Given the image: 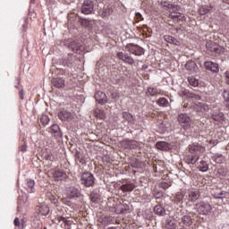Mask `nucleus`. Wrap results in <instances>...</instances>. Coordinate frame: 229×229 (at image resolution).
<instances>
[{"mask_svg":"<svg viewBox=\"0 0 229 229\" xmlns=\"http://www.w3.org/2000/svg\"><path fill=\"white\" fill-rule=\"evenodd\" d=\"M156 148L161 151H168V149H171V144L165 141H158L156 144Z\"/></svg>","mask_w":229,"mask_h":229,"instance_id":"18","label":"nucleus"},{"mask_svg":"<svg viewBox=\"0 0 229 229\" xmlns=\"http://www.w3.org/2000/svg\"><path fill=\"white\" fill-rule=\"evenodd\" d=\"M72 51H75L76 53H78V51L80 50V47H78L75 44H72Z\"/></svg>","mask_w":229,"mask_h":229,"instance_id":"50","label":"nucleus"},{"mask_svg":"<svg viewBox=\"0 0 229 229\" xmlns=\"http://www.w3.org/2000/svg\"><path fill=\"white\" fill-rule=\"evenodd\" d=\"M197 210L199 214H202L203 216H208L210 212H212V206L206 202H200L197 205Z\"/></svg>","mask_w":229,"mask_h":229,"instance_id":"7","label":"nucleus"},{"mask_svg":"<svg viewBox=\"0 0 229 229\" xmlns=\"http://www.w3.org/2000/svg\"><path fill=\"white\" fill-rule=\"evenodd\" d=\"M21 151H26V148L21 147Z\"/></svg>","mask_w":229,"mask_h":229,"instance_id":"62","label":"nucleus"},{"mask_svg":"<svg viewBox=\"0 0 229 229\" xmlns=\"http://www.w3.org/2000/svg\"><path fill=\"white\" fill-rule=\"evenodd\" d=\"M199 160V156L187 155L184 157V162L186 164H196Z\"/></svg>","mask_w":229,"mask_h":229,"instance_id":"20","label":"nucleus"},{"mask_svg":"<svg viewBox=\"0 0 229 229\" xmlns=\"http://www.w3.org/2000/svg\"><path fill=\"white\" fill-rule=\"evenodd\" d=\"M157 126L163 133H164V131H165V130H167V123L165 122H164L163 120L157 121Z\"/></svg>","mask_w":229,"mask_h":229,"instance_id":"33","label":"nucleus"},{"mask_svg":"<svg viewBox=\"0 0 229 229\" xmlns=\"http://www.w3.org/2000/svg\"><path fill=\"white\" fill-rule=\"evenodd\" d=\"M40 123H42V124L44 126H46V124L49 123V117L47 115H46V114L41 115Z\"/></svg>","mask_w":229,"mask_h":229,"instance_id":"40","label":"nucleus"},{"mask_svg":"<svg viewBox=\"0 0 229 229\" xmlns=\"http://www.w3.org/2000/svg\"><path fill=\"white\" fill-rule=\"evenodd\" d=\"M199 169L202 173H207V171H208V164H207V162L205 161H200L199 165Z\"/></svg>","mask_w":229,"mask_h":229,"instance_id":"32","label":"nucleus"},{"mask_svg":"<svg viewBox=\"0 0 229 229\" xmlns=\"http://www.w3.org/2000/svg\"><path fill=\"white\" fill-rule=\"evenodd\" d=\"M206 47L208 49V51H211V53H216V55H221V53H224L225 51L223 47L211 41L206 44Z\"/></svg>","mask_w":229,"mask_h":229,"instance_id":"8","label":"nucleus"},{"mask_svg":"<svg viewBox=\"0 0 229 229\" xmlns=\"http://www.w3.org/2000/svg\"><path fill=\"white\" fill-rule=\"evenodd\" d=\"M120 60H123L124 62L128 56V54H124L123 52H119L116 55Z\"/></svg>","mask_w":229,"mask_h":229,"instance_id":"42","label":"nucleus"},{"mask_svg":"<svg viewBox=\"0 0 229 229\" xmlns=\"http://www.w3.org/2000/svg\"><path fill=\"white\" fill-rule=\"evenodd\" d=\"M114 13V9L110 6L105 7L100 13V17L105 19V17H110V15Z\"/></svg>","mask_w":229,"mask_h":229,"instance_id":"24","label":"nucleus"},{"mask_svg":"<svg viewBox=\"0 0 229 229\" xmlns=\"http://www.w3.org/2000/svg\"><path fill=\"white\" fill-rule=\"evenodd\" d=\"M205 69L207 71H211V72H219V64L213 62H206L204 64Z\"/></svg>","mask_w":229,"mask_h":229,"instance_id":"13","label":"nucleus"},{"mask_svg":"<svg viewBox=\"0 0 229 229\" xmlns=\"http://www.w3.org/2000/svg\"><path fill=\"white\" fill-rule=\"evenodd\" d=\"M124 62L125 64H129V65H133V64H135V60H133V58H131L130 55H127V58H125Z\"/></svg>","mask_w":229,"mask_h":229,"instance_id":"44","label":"nucleus"},{"mask_svg":"<svg viewBox=\"0 0 229 229\" xmlns=\"http://www.w3.org/2000/svg\"><path fill=\"white\" fill-rule=\"evenodd\" d=\"M225 83H227V85H229V73L225 72Z\"/></svg>","mask_w":229,"mask_h":229,"instance_id":"55","label":"nucleus"},{"mask_svg":"<svg viewBox=\"0 0 229 229\" xmlns=\"http://www.w3.org/2000/svg\"><path fill=\"white\" fill-rule=\"evenodd\" d=\"M185 69L190 71V72H198L199 68H198V65L196 63H194V61H190L186 63Z\"/></svg>","mask_w":229,"mask_h":229,"instance_id":"17","label":"nucleus"},{"mask_svg":"<svg viewBox=\"0 0 229 229\" xmlns=\"http://www.w3.org/2000/svg\"><path fill=\"white\" fill-rule=\"evenodd\" d=\"M91 201H93L94 203H96V199H94V197L91 198Z\"/></svg>","mask_w":229,"mask_h":229,"instance_id":"61","label":"nucleus"},{"mask_svg":"<svg viewBox=\"0 0 229 229\" xmlns=\"http://www.w3.org/2000/svg\"><path fill=\"white\" fill-rule=\"evenodd\" d=\"M80 23H81V26L87 27V26H89V24H90V21H89L87 19H81Z\"/></svg>","mask_w":229,"mask_h":229,"instance_id":"45","label":"nucleus"},{"mask_svg":"<svg viewBox=\"0 0 229 229\" xmlns=\"http://www.w3.org/2000/svg\"><path fill=\"white\" fill-rule=\"evenodd\" d=\"M181 223L184 225V226H191L192 225V218H191V216H183L181 218Z\"/></svg>","mask_w":229,"mask_h":229,"instance_id":"27","label":"nucleus"},{"mask_svg":"<svg viewBox=\"0 0 229 229\" xmlns=\"http://www.w3.org/2000/svg\"><path fill=\"white\" fill-rule=\"evenodd\" d=\"M211 117L214 121L220 122L223 121L225 114L223 113H214Z\"/></svg>","mask_w":229,"mask_h":229,"instance_id":"31","label":"nucleus"},{"mask_svg":"<svg viewBox=\"0 0 229 229\" xmlns=\"http://www.w3.org/2000/svg\"><path fill=\"white\" fill-rule=\"evenodd\" d=\"M165 229H176L177 228V226H176V220H174V219H168L167 221H166V224H165Z\"/></svg>","mask_w":229,"mask_h":229,"instance_id":"28","label":"nucleus"},{"mask_svg":"<svg viewBox=\"0 0 229 229\" xmlns=\"http://www.w3.org/2000/svg\"><path fill=\"white\" fill-rule=\"evenodd\" d=\"M200 196L201 192H199V190H191L186 192V199L191 203L198 201Z\"/></svg>","mask_w":229,"mask_h":229,"instance_id":"9","label":"nucleus"},{"mask_svg":"<svg viewBox=\"0 0 229 229\" xmlns=\"http://www.w3.org/2000/svg\"><path fill=\"white\" fill-rule=\"evenodd\" d=\"M171 44H174V46H180V41L174 38V39H172Z\"/></svg>","mask_w":229,"mask_h":229,"instance_id":"52","label":"nucleus"},{"mask_svg":"<svg viewBox=\"0 0 229 229\" xmlns=\"http://www.w3.org/2000/svg\"><path fill=\"white\" fill-rule=\"evenodd\" d=\"M212 5H202L199 8V15H207L210 10H212Z\"/></svg>","mask_w":229,"mask_h":229,"instance_id":"25","label":"nucleus"},{"mask_svg":"<svg viewBox=\"0 0 229 229\" xmlns=\"http://www.w3.org/2000/svg\"><path fill=\"white\" fill-rule=\"evenodd\" d=\"M177 121L182 126L183 130H190L191 126L192 124V120L191 119V116L187 114H180L178 115Z\"/></svg>","mask_w":229,"mask_h":229,"instance_id":"2","label":"nucleus"},{"mask_svg":"<svg viewBox=\"0 0 229 229\" xmlns=\"http://www.w3.org/2000/svg\"><path fill=\"white\" fill-rule=\"evenodd\" d=\"M162 6H166V8L169 10L168 19H172L174 22H183L185 21V15L182 13H179L180 6L168 4L166 2H164L162 4Z\"/></svg>","mask_w":229,"mask_h":229,"instance_id":"1","label":"nucleus"},{"mask_svg":"<svg viewBox=\"0 0 229 229\" xmlns=\"http://www.w3.org/2000/svg\"><path fill=\"white\" fill-rule=\"evenodd\" d=\"M146 218L148 220L153 219V212L149 211V210H146Z\"/></svg>","mask_w":229,"mask_h":229,"instance_id":"49","label":"nucleus"},{"mask_svg":"<svg viewBox=\"0 0 229 229\" xmlns=\"http://www.w3.org/2000/svg\"><path fill=\"white\" fill-rule=\"evenodd\" d=\"M212 196L216 199H225V198H227V196H229V193L228 191L217 190L216 191L212 193Z\"/></svg>","mask_w":229,"mask_h":229,"instance_id":"16","label":"nucleus"},{"mask_svg":"<svg viewBox=\"0 0 229 229\" xmlns=\"http://www.w3.org/2000/svg\"><path fill=\"white\" fill-rule=\"evenodd\" d=\"M58 118L61 121H67L68 123H71L74 119V115H72V113L69 111L63 110L58 113Z\"/></svg>","mask_w":229,"mask_h":229,"instance_id":"10","label":"nucleus"},{"mask_svg":"<svg viewBox=\"0 0 229 229\" xmlns=\"http://www.w3.org/2000/svg\"><path fill=\"white\" fill-rule=\"evenodd\" d=\"M153 210L157 216H165V208L160 205L154 207Z\"/></svg>","mask_w":229,"mask_h":229,"instance_id":"26","label":"nucleus"},{"mask_svg":"<svg viewBox=\"0 0 229 229\" xmlns=\"http://www.w3.org/2000/svg\"><path fill=\"white\" fill-rule=\"evenodd\" d=\"M174 38H173L172 36H169V35L164 36V40H165V42H168V44H171L173 42Z\"/></svg>","mask_w":229,"mask_h":229,"instance_id":"47","label":"nucleus"},{"mask_svg":"<svg viewBox=\"0 0 229 229\" xmlns=\"http://www.w3.org/2000/svg\"><path fill=\"white\" fill-rule=\"evenodd\" d=\"M92 12H94V1L84 0L81 7V13H84V15H90Z\"/></svg>","mask_w":229,"mask_h":229,"instance_id":"5","label":"nucleus"},{"mask_svg":"<svg viewBox=\"0 0 229 229\" xmlns=\"http://www.w3.org/2000/svg\"><path fill=\"white\" fill-rule=\"evenodd\" d=\"M112 97L113 98H119V93L114 92V93L112 94Z\"/></svg>","mask_w":229,"mask_h":229,"instance_id":"58","label":"nucleus"},{"mask_svg":"<svg viewBox=\"0 0 229 229\" xmlns=\"http://www.w3.org/2000/svg\"><path fill=\"white\" fill-rule=\"evenodd\" d=\"M144 69H148V66H145Z\"/></svg>","mask_w":229,"mask_h":229,"instance_id":"64","label":"nucleus"},{"mask_svg":"<svg viewBox=\"0 0 229 229\" xmlns=\"http://www.w3.org/2000/svg\"><path fill=\"white\" fill-rule=\"evenodd\" d=\"M221 229H229L228 225L223 226Z\"/></svg>","mask_w":229,"mask_h":229,"instance_id":"60","label":"nucleus"},{"mask_svg":"<svg viewBox=\"0 0 229 229\" xmlns=\"http://www.w3.org/2000/svg\"><path fill=\"white\" fill-rule=\"evenodd\" d=\"M157 104L159 105V106H168L169 101L166 100V98H162L158 99Z\"/></svg>","mask_w":229,"mask_h":229,"instance_id":"39","label":"nucleus"},{"mask_svg":"<svg viewBox=\"0 0 229 229\" xmlns=\"http://www.w3.org/2000/svg\"><path fill=\"white\" fill-rule=\"evenodd\" d=\"M51 131L53 133H60V126H58V124H53L51 126Z\"/></svg>","mask_w":229,"mask_h":229,"instance_id":"43","label":"nucleus"},{"mask_svg":"<svg viewBox=\"0 0 229 229\" xmlns=\"http://www.w3.org/2000/svg\"><path fill=\"white\" fill-rule=\"evenodd\" d=\"M125 49L128 51V53H131V55H135L136 56H141V55H144V49L139 47V45L129 43L125 46Z\"/></svg>","mask_w":229,"mask_h":229,"instance_id":"3","label":"nucleus"},{"mask_svg":"<svg viewBox=\"0 0 229 229\" xmlns=\"http://www.w3.org/2000/svg\"><path fill=\"white\" fill-rule=\"evenodd\" d=\"M52 84L55 89H64L65 87V80L63 78H54L52 79Z\"/></svg>","mask_w":229,"mask_h":229,"instance_id":"15","label":"nucleus"},{"mask_svg":"<svg viewBox=\"0 0 229 229\" xmlns=\"http://www.w3.org/2000/svg\"><path fill=\"white\" fill-rule=\"evenodd\" d=\"M45 159L46 160H53V155L52 154L46 155Z\"/></svg>","mask_w":229,"mask_h":229,"instance_id":"54","label":"nucleus"},{"mask_svg":"<svg viewBox=\"0 0 229 229\" xmlns=\"http://www.w3.org/2000/svg\"><path fill=\"white\" fill-rule=\"evenodd\" d=\"M120 190L122 191V192H131L132 191L135 190V184L133 183L123 184L120 187Z\"/></svg>","mask_w":229,"mask_h":229,"instance_id":"22","label":"nucleus"},{"mask_svg":"<svg viewBox=\"0 0 229 229\" xmlns=\"http://www.w3.org/2000/svg\"><path fill=\"white\" fill-rule=\"evenodd\" d=\"M95 117H97V119H106V114H105V111L99 109V108H97L95 109Z\"/></svg>","mask_w":229,"mask_h":229,"instance_id":"29","label":"nucleus"},{"mask_svg":"<svg viewBox=\"0 0 229 229\" xmlns=\"http://www.w3.org/2000/svg\"><path fill=\"white\" fill-rule=\"evenodd\" d=\"M136 17H138L137 19H140V21H142V15L140 13H137Z\"/></svg>","mask_w":229,"mask_h":229,"instance_id":"57","label":"nucleus"},{"mask_svg":"<svg viewBox=\"0 0 229 229\" xmlns=\"http://www.w3.org/2000/svg\"><path fill=\"white\" fill-rule=\"evenodd\" d=\"M66 197L74 199L80 197V191L74 187H70L66 190Z\"/></svg>","mask_w":229,"mask_h":229,"instance_id":"12","label":"nucleus"},{"mask_svg":"<svg viewBox=\"0 0 229 229\" xmlns=\"http://www.w3.org/2000/svg\"><path fill=\"white\" fill-rule=\"evenodd\" d=\"M146 94L147 96H157L158 89H157V88H148Z\"/></svg>","mask_w":229,"mask_h":229,"instance_id":"36","label":"nucleus"},{"mask_svg":"<svg viewBox=\"0 0 229 229\" xmlns=\"http://www.w3.org/2000/svg\"><path fill=\"white\" fill-rule=\"evenodd\" d=\"M212 159L216 164H223L225 162V157H223L221 154H216Z\"/></svg>","mask_w":229,"mask_h":229,"instance_id":"30","label":"nucleus"},{"mask_svg":"<svg viewBox=\"0 0 229 229\" xmlns=\"http://www.w3.org/2000/svg\"><path fill=\"white\" fill-rule=\"evenodd\" d=\"M14 226H21V221L19 217L14 218Z\"/></svg>","mask_w":229,"mask_h":229,"instance_id":"51","label":"nucleus"},{"mask_svg":"<svg viewBox=\"0 0 229 229\" xmlns=\"http://www.w3.org/2000/svg\"><path fill=\"white\" fill-rule=\"evenodd\" d=\"M193 107L197 112H208V105L201 102H194Z\"/></svg>","mask_w":229,"mask_h":229,"instance_id":"14","label":"nucleus"},{"mask_svg":"<svg viewBox=\"0 0 229 229\" xmlns=\"http://www.w3.org/2000/svg\"><path fill=\"white\" fill-rule=\"evenodd\" d=\"M187 193L183 194L182 192H177L175 195L174 203L178 205V203H183V201H187Z\"/></svg>","mask_w":229,"mask_h":229,"instance_id":"23","label":"nucleus"},{"mask_svg":"<svg viewBox=\"0 0 229 229\" xmlns=\"http://www.w3.org/2000/svg\"><path fill=\"white\" fill-rule=\"evenodd\" d=\"M190 98L192 99V101H199V99H201V97H199V95L197 94H191Z\"/></svg>","mask_w":229,"mask_h":229,"instance_id":"46","label":"nucleus"},{"mask_svg":"<svg viewBox=\"0 0 229 229\" xmlns=\"http://www.w3.org/2000/svg\"><path fill=\"white\" fill-rule=\"evenodd\" d=\"M39 213L42 216H47V214H49V207L43 205L39 207Z\"/></svg>","mask_w":229,"mask_h":229,"instance_id":"34","label":"nucleus"},{"mask_svg":"<svg viewBox=\"0 0 229 229\" xmlns=\"http://www.w3.org/2000/svg\"><path fill=\"white\" fill-rule=\"evenodd\" d=\"M55 221L56 223H64V228L71 229V221L67 220V218H65L64 216H56L55 218Z\"/></svg>","mask_w":229,"mask_h":229,"instance_id":"21","label":"nucleus"},{"mask_svg":"<svg viewBox=\"0 0 229 229\" xmlns=\"http://www.w3.org/2000/svg\"><path fill=\"white\" fill-rule=\"evenodd\" d=\"M20 98H21V99H24V92H23V90L20 91Z\"/></svg>","mask_w":229,"mask_h":229,"instance_id":"56","label":"nucleus"},{"mask_svg":"<svg viewBox=\"0 0 229 229\" xmlns=\"http://www.w3.org/2000/svg\"><path fill=\"white\" fill-rule=\"evenodd\" d=\"M189 84L191 85V87H198L199 85V81H198L194 77H188Z\"/></svg>","mask_w":229,"mask_h":229,"instance_id":"35","label":"nucleus"},{"mask_svg":"<svg viewBox=\"0 0 229 229\" xmlns=\"http://www.w3.org/2000/svg\"><path fill=\"white\" fill-rule=\"evenodd\" d=\"M94 175L89 172L83 173L81 178V182L85 187H92L94 185Z\"/></svg>","mask_w":229,"mask_h":229,"instance_id":"4","label":"nucleus"},{"mask_svg":"<svg viewBox=\"0 0 229 229\" xmlns=\"http://www.w3.org/2000/svg\"><path fill=\"white\" fill-rule=\"evenodd\" d=\"M123 119H125V121H128V123H131V121L133 119V115H131V114H130L128 112H123Z\"/></svg>","mask_w":229,"mask_h":229,"instance_id":"38","label":"nucleus"},{"mask_svg":"<svg viewBox=\"0 0 229 229\" xmlns=\"http://www.w3.org/2000/svg\"><path fill=\"white\" fill-rule=\"evenodd\" d=\"M27 186L29 187V189H33V187H35V181H33V180L28 181Z\"/></svg>","mask_w":229,"mask_h":229,"instance_id":"48","label":"nucleus"},{"mask_svg":"<svg viewBox=\"0 0 229 229\" xmlns=\"http://www.w3.org/2000/svg\"><path fill=\"white\" fill-rule=\"evenodd\" d=\"M156 198H157V199H160V198H164V193H162V192H157V193L156 194Z\"/></svg>","mask_w":229,"mask_h":229,"instance_id":"53","label":"nucleus"},{"mask_svg":"<svg viewBox=\"0 0 229 229\" xmlns=\"http://www.w3.org/2000/svg\"><path fill=\"white\" fill-rule=\"evenodd\" d=\"M223 3H225L226 4H229V0H222Z\"/></svg>","mask_w":229,"mask_h":229,"instance_id":"59","label":"nucleus"},{"mask_svg":"<svg viewBox=\"0 0 229 229\" xmlns=\"http://www.w3.org/2000/svg\"><path fill=\"white\" fill-rule=\"evenodd\" d=\"M67 178V174L62 171H55L54 173V180L55 182H62Z\"/></svg>","mask_w":229,"mask_h":229,"instance_id":"19","label":"nucleus"},{"mask_svg":"<svg viewBox=\"0 0 229 229\" xmlns=\"http://www.w3.org/2000/svg\"><path fill=\"white\" fill-rule=\"evenodd\" d=\"M188 149L191 155L198 156L201 155V153H205V147L201 146L199 143H194L189 145Z\"/></svg>","mask_w":229,"mask_h":229,"instance_id":"6","label":"nucleus"},{"mask_svg":"<svg viewBox=\"0 0 229 229\" xmlns=\"http://www.w3.org/2000/svg\"><path fill=\"white\" fill-rule=\"evenodd\" d=\"M36 0H30V3L35 4Z\"/></svg>","mask_w":229,"mask_h":229,"instance_id":"63","label":"nucleus"},{"mask_svg":"<svg viewBox=\"0 0 229 229\" xmlns=\"http://www.w3.org/2000/svg\"><path fill=\"white\" fill-rule=\"evenodd\" d=\"M158 187L160 189H163L164 191H166V189H169L171 187V183L163 182L158 184Z\"/></svg>","mask_w":229,"mask_h":229,"instance_id":"41","label":"nucleus"},{"mask_svg":"<svg viewBox=\"0 0 229 229\" xmlns=\"http://www.w3.org/2000/svg\"><path fill=\"white\" fill-rule=\"evenodd\" d=\"M95 99L98 103L100 105H105V103H107L108 98L106 97V94L103 91H98L95 94Z\"/></svg>","mask_w":229,"mask_h":229,"instance_id":"11","label":"nucleus"},{"mask_svg":"<svg viewBox=\"0 0 229 229\" xmlns=\"http://www.w3.org/2000/svg\"><path fill=\"white\" fill-rule=\"evenodd\" d=\"M71 199H72L69 197H64L62 199V203H64V205H66V207H72V201Z\"/></svg>","mask_w":229,"mask_h":229,"instance_id":"37","label":"nucleus"}]
</instances>
